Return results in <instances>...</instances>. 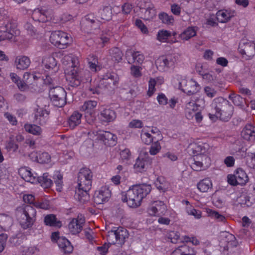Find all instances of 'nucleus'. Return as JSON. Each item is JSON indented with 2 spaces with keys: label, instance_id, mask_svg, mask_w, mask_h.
Segmentation results:
<instances>
[{
  "label": "nucleus",
  "instance_id": "5",
  "mask_svg": "<svg viewBox=\"0 0 255 255\" xmlns=\"http://www.w3.org/2000/svg\"><path fill=\"white\" fill-rule=\"evenodd\" d=\"M67 81L69 85L73 87H77L81 83L91 82V74L88 70H80L79 68L71 67L65 70Z\"/></svg>",
  "mask_w": 255,
  "mask_h": 255
},
{
  "label": "nucleus",
  "instance_id": "25",
  "mask_svg": "<svg viewBox=\"0 0 255 255\" xmlns=\"http://www.w3.org/2000/svg\"><path fill=\"white\" fill-rule=\"evenodd\" d=\"M189 149L194 156L201 153H208L209 145L206 143L193 142L189 145Z\"/></svg>",
  "mask_w": 255,
  "mask_h": 255
},
{
  "label": "nucleus",
  "instance_id": "33",
  "mask_svg": "<svg viewBox=\"0 0 255 255\" xmlns=\"http://www.w3.org/2000/svg\"><path fill=\"white\" fill-rule=\"evenodd\" d=\"M221 242L225 244L224 249L228 248L229 246H234L236 245V237L233 234L228 232H223L221 233Z\"/></svg>",
  "mask_w": 255,
  "mask_h": 255
},
{
  "label": "nucleus",
  "instance_id": "26",
  "mask_svg": "<svg viewBox=\"0 0 255 255\" xmlns=\"http://www.w3.org/2000/svg\"><path fill=\"white\" fill-rule=\"evenodd\" d=\"M97 106V102L93 100H88L85 101L83 105H82L80 110L84 113L85 117L90 116L93 117L94 116L95 113V108Z\"/></svg>",
  "mask_w": 255,
  "mask_h": 255
},
{
  "label": "nucleus",
  "instance_id": "18",
  "mask_svg": "<svg viewBox=\"0 0 255 255\" xmlns=\"http://www.w3.org/2000/svg\"><path fill=\"white\" fill-rule=\"evenodd\" d=\"M97 139L102 141L108 146H114L117 143V136L109 131L97 132Z\"/></svg>",
  "mask_w": 255,
  "mask_h": 255
},
{
  "label": "nucleus",
  "instance_id": "58",
  "mask_svg": "<svg viewBox=\"0 0 255 255\" xmlns=\"http://www.w3.org/2000/svg\"><path fill=\"white\" fill-rule=\"evenodd\" d=\"M175 78L178 82L179 89L184 92V86L188 83V80H187V77L185 76L177 74L176 75Z\"/></svg>",
  "mask_w": 255,
  "mask_h": 255
},
{
  "label": "nucleus",
  "instance_id": "6",
  "mask_svg": "<svg viewBox=\"0 0 255 255\" xmlns=\"http://www.w3.org/2000/svg\"><path fill=\"white\" fill-rule=\"evenodd\" d=\"M0 41L5 40H12L14 37L20 34V31L17 28L15 20L5 15L2 18V22L0 23Z\"/></svg>",
  "mask_w": 255,
  "mask_h": 255
},
{
  "label": "nucleus",
  "instance_id": "64",
  "mask_svg": "<svg viewBox=\"0 0 255 255\" xmlns=\"http://www.w3.org/2000/svg\"><path fill=\"white\" fill-rule=\"evenodd\" d=\"M131 156L130 150L128 148H125L120 152V157L123 161L129 160Z\"/></svg>",
  "mask_w": 255,
  "mask_h": 255
},
{
  "label": "nucleus",
  "instance_id": "7",
  "mask_svg": "<svg viewBox=\"0 0 255 255\" xmlns=\"http://www.w3.org/2000/svg\"><path fill=\"white\" fill-rule=\"evenodd\" d=\"M119 82L118 75L114 72H108L104 74L100 78L96 87H91L90 90L93 94H99L101 90L104 89L110 91L117 87Z\"/></svg>",
  "mask_w": 255,
  "mask_h": 255
},
{
  "label": "nucleus",
  "instance_id": "50",
  "mask_svg": "<svg viewBox=\"0 0 255 255\" xmlns=\"http://www.w3.org/2000/svg\"><path fill=\"white\" fill-rule=\"evenodd\" d=\"M156 187L160 191L165 192L168 188V183L163 176L158 177L154 182Z\"/></svg>",
  "mask_w": 255,
  "mask_h": 255
},
{
  "label": "nucleus",
  "instance_id": "51",
  "mask_svg": "<svg viewBox=\"0 0 255 255\" xmlns=\"http://www.w3.org/2000/svg\"><path fill=\"white\" fill-rule=\"evenodd\" d=\"M207 213L210 217L214 219L217 222H220L223 223L226 222V219L225 217L218 212L208 209L207 210Z\"/></svg>",
  "mask_w": 255,
  "mask_h": 255
},
{
  "label": "nucleus",
  "instance_id": "56",
  "mask_svg": "<svg viewBox=\"0 0 255 255\" xmlns=\"http://www.w3.org/2000/svg\"><path fill=\"white\" fill-rule=\"evenodd\" d=\"M158 17L162 22L166 24H173L174 19L171 15H169L166 12H161L158 14Z\"/></svg>",
  "mask_w": 255,
  "mask_h": 255
},
{
  "label": "nucleus",
  "instance_id": "42",
  "mask_svg": "<svg viewBox=\"0 0 255 255\" xmlns=\"http://www.w3.org/2000/svg\"><path fill=\"white\" fill-rule=\"evenodd\" d=\"M44 223L45 225L50 227H60L61 226V222L57 220L55 215L52 214L44 217Z\"/></svg>",
  "mask_w": 255,
  "mask_h": 255
},
{
  "label": "nucleus",
  "instance_id": "3",
  "mask_svg": "<svg viewBox=\"0 0 255 255\" xmlns=\"http://www.w3.org/2000/svg\"><path fill=\"white\" fill-rule=\"evenodd\" d=\"M93 173L88 168H81L78 175V189L76 190L75 198L84 203L89 199V192L92 187Z\"/></svg>",
  "mask_w": 255,
  "mask_h": 255
},
{
  "label": "nucleus",
  "instance_id": "36",
  "mask_svg": "<svg viewBox=\"0 0 255 255\" xmlns=\"http://www.w3.org/2000/svg\"><path fill=\"white\" fill-rule=\"evenodd\" d=\"M31 61L30 58L24 55H18L15 59V65L16 68L19 70H24L26 69L30 65Z\"/></svg>",
  "mask_w": 255,
  "mask_h": 255
},
{
  "label": "nucleus",
  "instance_id": "4",
  "mask_svg": "<svg viewBox=\"0 0 255 255\" xmlns=\"http://www.w3.org/2000/svg\"><path fill=\"white\" fill-rule=\"evenodd\" d=\"M151 190V186L149 184L133 185L127 191L123 201L126 202L130 207H138L140 205L143 199L150 192Z\"/></svg>",
  "mask_w": 255,
  "mask_h": 255
},
{
  "label": "nucleus",
  "instance_id": "48",
  "mask_svg": "<svg viewBox=\"0 0 255 255\" xmlns=\"http://www.w3.org/2000/svg\"><path fill=\"white\" fill-rule=\"evenodd\" d=\"M109 54L113 61L120 62L123 56V53L121 50L117 47L112 48L109 50Z\"/></svg>",
  "mask_w": 255,
  "mask_h": 255
},
{
  "label": "nucleus",
  "instance_id": "2",
  "mask_svg": "<svg viewBox=\"0 0 255 255\" xmlns=\"http://www.w3.org/2000/svg\"><path fill=\"white\" fill-rule=\"evenodd\" d=\"M31 17L33 20L45 23L49 21L54 24H64L73 20L74 17L68 12H64L60 16L55 14L53 9L45 7L37 8L32 11Z\"/></svg>",
  "mask_w": 255,
  "mask_h": 255
},
{
  "label": "nucleus",
  "instance_id": "62",
  "mask_svg": "<svg viewBox=\"0 0 255 255\" xmlns=\"http://www.w3.org/2000/svg\"><path fill=\"white\" fill-rule=\"evenodd\" d=\"M186 212L188 215L193 216L198 219L202 217L201 212L200 210L192 208V207H187Z\"/></svg>",
  "mask_w": 255,
  "mask_h": 255
},
{
  "label": "nucleus",
  "instance_id": "53",
  "mask_svg": "<svg viewBox=\"0 0 255 255\" xmlns=\"http://www.w3.org/2000/svg\"><path fill=\"white\" fill-rule=\"evenodd\" d=\"M232 108L228 109V111H221L219 113L217 112L215 114V116L217 118H219L220 120L224 122L228 121L231 118L232 115Z\"/></svg>",
  "mask_w": 255,
  "mask_h": 255
},
{
  "label": "nucleus",
  "instance_id": "60",
  "mask_svg": "<svg viewBox=\"0 0 255 255\" xmlns=\"http://www.w3.org/2000/svg\"><path fill=\"white\" fill-rule=\"evenodd\" d=\"M167 238L169 241L175 244L180 240V234L178 232L171 231L167 233Z\"/></svg>",
  "mask_w": 255,
  "mask_h": 255
},
{
  "label": "nucleus",
  "instance_id": "63",
  "mask_svg": "<svg viewBox=\"0 0 255 255\" xmlns=\"http://www.w3.org/2000/svg\"><path fill=\"white\" fill-rule=\"evenodd\" d=\"M33 206L37 209L47 210L49 208V202L46 200H42L41 201H35Z\"/></svg>",
  "mask_w": 255,
  "mask_h": 255
},
{
  "label": "nucleus",
  "instance_id": "1",
  "mask_svg": "<svg viewBox=\"0 0 255 255\" xmlns=\"http://www.w3.org/2000/svg\"><path fill=\"white\" fill-rule=\"evenodd\" d=\"M41 66L43 70V76H37L35 74L25 72L23 79L27 84H31L32 80H40L45 85L53 86L55 78L53 77L59 70V66L55 58L51 55L42 57Z\"/></svg>",
  "mask_w": 255,
  "mask_h": 255
},
{
  "label": "nucleus",
  "instance_id": "55",
  "mask_svg": "<svg viewBox=\"0 0 255 255\" xmlns=\"http://www.w3.org/2000/svg\"><path fill=\"white\" fill-rule=\"evenodd\" d=\"M91 126L89 124H85L84 126L80 127L77 133V136L78 137L85 136L87 135L91 136Z\"/></svg>",
  "mask_w": 255,
  "mask_h": 255
},
{
  "label": "nucleus",
  "instance_id": "52",
  "mask_svg": "<svg viewBox=\"0 0 255 255\" xmlns=\"http://www.w3.org/2000/svg\"><path fill=\"white\" fill-rule=\"evenodd\" d=\"M10 77L12 82L16 84L20 90L24 91L26 88L27 84L23 81H21L16 74L11 73Z\"/></svg>",
  "mask_w": 255,
  "mask_h": 255
},
{
  "label": "nucleus",
  "instance_id": "14",
  "mask_svg": "<svg viewBox=\"0 0 255 255\" xmlns=\"http://www.w3.org/2000/svg\"><path fill=\"white\" fill-rule=\"evenodd\" d=\"M176 61L175 56L172 54L162 55L155 61L157 69L160 72H166L174 67Z\"/></svg>",
  "mask_w": 255,
  "mask_h": 255
},
{
  "label": "nucleus",
  "instance_id": "45",
  "mask_svg": "<svg viewBox=\"0 0 255 255\" xmlns=\"http://www.w3.org/2000/svg\"><path fill=\"white\" fill-rule=\"evenodd\" d=\"M48 173H43L42 176H38L36 183H39L44 188H50L53 184V182L49 177Z\"/></svg>",
  "mask_w": 255,
  "mask_h": 255
},
{
  "label": "nucleus",
  "instance_id": "24",
  "mask_svg": "<svg viewBox=\"0 0 255 255\" xmlns=\"http://www.w3.org/2000/svg\"><path fill=\"white\" fill-rule=\"evenodd\" d=\"M236 11L231 9H224L218 10L216 13V18L220 23H226L235 16Z\"/></svg>",
  "mask_w": 255,
  "mask_h": 255
},
{
  "label": "nucleus",
  "instance_id": "46",
  "mask_svg": "<svg viewBox=\"0 0 255 255\" xmlns=\"http://www.w3.org/2000/svg\"><path fill=\"white\" fill-rule=\"evenodd\" d=\"M212 187V182L209 178H205L197 184V188L202 192H207Z\"/></svg>",
  "mask_w": 255,
  "mask_h": 255
},
{
  "label": "nucleus",
  "instance_id": "11",
  "mask_svg": "<svg viewBox=\"0 0 255 255\" xmlns=\"http://www.w3.org/2000/svg\"><path fill=\"white\" fill-rule=\"evenodd\" d=\"M49 96L53 105L57 107H63L67 103V93L65 89L60 86L50 88Z\"/></svg>",
  "mask_w": 255,
  "mask_h": 255
},
{
  "label": "nucleus",
  "instance_id": "8",
  "mask_svg": "<svg viewBox=\"0 0 255 255\" xmlns=\"http://www.w3.org/2000/svg\"><path fill=\"white\" fill-rule=\"evenodd\" d=\"M49 40L55 46L63 49L71 44L73 39L70 34L62 30H55L51 33Z\"/></svg>",
  "mask_w": 255,
  "mask_h": 255
},
{
  "label": "nucleus",
  "instance_id": "31",
  "mask_svg": "<svg viewBox=\"0 0 255 255\" xmlns=\"http://www.w3.org/2000/svg\"><path fill=\"white\" fill-rule=\"evenodd\" d=\"M117 117V114L114 110L111 108H105L100 112L99 118L101 120L105 123L114 121Z\"/></svg>",
  "mask_w": 255,
  "mask_h": 255
},
{
  "label": "nucleus",
  "instance_id": "22",
  "mask_svg": "<svg viewBox=\"0 0 255 255\" xmlns=\"http://www.w3.org/2000/svg\"><path fill=\"white\" fill-rule=\"evenodd\" d=\"M151 160L148 157L139 156L135 161L133 168L135 172L142 173L145 171L151 164Z\"/></svg>",
  "mask_w": 255,
  "mask_h": 255
},
{
  "label": "nucleus",
  "instance_id": "12",
  "mask_svg": "<svg viewBox=\"0 0 255 255\" xmlns=\"http://www.w3.org/2000/svg\"><path fill=\"white\" fill-rule=\"evenodd\" d=\"M203 109V107L197 104L195 101H191L188 102L185 105V116L188 120H192L195 117L196 122L200 123L203 119L202 114Z\"/></svg>",
  "mask_w": 255,
  "mask_h": 255
},
{
  "label": "nucleus",
  "instance_id": "39",
  "mask_svg": "<svg viewBox=\"0 0 255 255\" xmlns=\"http://www.w3.org/2000/svg\"><path fill=\"white\" fill-rule=\"evenodd\" d=\"M171 255H196V252L193 248L183 245L176 248Z\"/></svg>",
  "mask_w": 255,
  "mask_h": 255
},
{
  "label": "nucleus",
  "instance_id": "9",
  "mask_svg": "<svg viewBox=\"0 0 255 255\" xmlns=\"http://www.w3.org/2000/svg\"><path fill=\"white\" fill-rule=\"evenodd\" d=\"M36 220V211L30 205H25L22 208L19 224L23 229L32 228Z\"/></svg>",
  "mask_w": 255,
  "mask_h": 255
},
{
  "label": "nucleus",
  "instance_id": "38",
  "mask_svg": "<svg viewBox=\"0 0 255 255\" xmlns=\"http://www.w3.org/2000/svg\"><path fill=\"white\" fill-rule=\"evenodd\" d=\"M171 36L172 33L171 32L167 30L162 29L158 31L156 39L161 43H175L176 42L175 39L170 40Z\"/></svg>",
  "mask_w": 255,
  "mask_h": 255
},
{
  "label": "nucleus",
  "instance_id": "23",
  "mask_svg": "<svg viewBox=\"0 0 255 255\" xmlns=\"http://www.w3.org/2000/svg\"><path fill=\"white\" fill-rule=\"evenodd\" d=\"M85 220L84 218H73L68 225L69 231L73 235L79 233L83 229Z\"/></svg>",
  "mask_w": 255,
  "mask_h": 255
},
{
  "label": "nucleus",
  "instance_id": "16",
  "mask_svg": "<svg viewBox=\"0 0 255 255\" xmlns=\"http://www.w3.org/2000/svg\"><path fill=\"white\" fill-rule=\"evenodd\" d=\"M101 23V21L96 19L95 14L91 13L82 17L80 25L82 29L89 33L92 29L99 28Z\"/></svg>",
  "mask_w": 255,
  "mask_h": 255
},
{
  "label": "nucleus",
  "instance_id": "35",
  "mask_svg": "<svg viewBox=\"0 0 255 255\" xmlns=\"http://www.w3.org/2000/svg\"><path fill=\"white\" fill-rule=\"evenodd\" d=\"M57 245L62 253L69 254L73 252V247L71 243L65 237H61L57 241Z\"/></svg>",
  "mask_w": 255,
  "mask_h": 255
},
{
  "label": "nucleus",
  "instance_id": "57",
  "mask_svg": "<svg viewBox=\"0 0 255 255\" xmlns=\"http://www.w3.org/2000/svg\"><path fill=\"white\" fill-rule=\"evenodd\" d=\"M160 140L156 139L151 143L149 151L150 155H155L159 152L161 148L160 143H159Z\"/></svg>",
  "mask_w": 255,
  "mask_h": 255
},
{
  "label": "nucleus",
  "instance_id": "54",
  "mask_svg": "<svg viewBox=\"0 0 255 255\" xmlns=\"http://www.w3.org/2000/svg\"><path fill=\"white\" fill-rule=\"evenodd\" d=\"M53 179L56 187V190L61 192L63 188V176L60 172H56L54 175Z\"/></svg>",
  "mask_w": 255,
  "mask_h": 255
},
{
  "label": "nucleus",
  "instance_id": "30",
  "mask_svg": "<svg viewBox=\"0 0 255 255\" xmlns=\"http://www.w3.org/2000/svg\"><path fill=\"white\" fill-rule=\"evenodd\" d=\"M212 106L214 108L215 114L221 111H228V109H231L228 101L222 97L215 98L212 104Z\"/></svg>",
  "mask_w": 255,
  "mask_h": 255
},
{
  "label": "nucleus",
  "instance_id": "40",
  "mask_svg": "<svg viewBox=\"0 0 255 255\" xmlns=\"http://www.w3.org/2000/svg\"><path fill=\"white\" fill-rule=\"evenodd\" d=\"M158 137H154L153 135L151 134L149 132H146L142 130L140 134V138L144 144L150 145L156 139H162L163 136L162 134H158Z\"/></svg>",
  "mask_w": 255,
  "mask_h": 255
},
{
  "label": "nucleus",
  "instance_id": "61",
  "mask_svg": "<svg viewBox=\"0 0 255 255\" xmlns=\"http://www.w3.org/2000/svg\"><path fill=\"white\" fill-rule=\"evenodd\" d=\"M141 70L140 66L132 65L130 67V74L134 78H139L142 75Z\"/></svg>",
  "mask_w": 255,
  "mask_h": 255
},
{
  "label": "nucleus",
  "instance_id": "27",
  "mask_svg": "<svg viewBox=\"0 0 255 255\" xmlns=\"http://www.w3.org/2000/svg\"><path fill=\"white\" fill-rule=\"evenodd\" d=\"M49 112L37 106L35 110L34 118L36 123L43 126L45 125L49 119Z\"/></svg>",
  "mask_w": 255,
  "mask_h": 255
},
{
  "label": "nucleus",
  "instance_id": "32",
  "mask_svg": "<svg viewBox=\"0 0 255 255\" xmlns=\"http://www.w3.org/2000/svg\"><path fill=\"white\" fill-rule=\"evenodd\" d=\"M241 136L248 141L255 139V126L251 124H247L241 131Z\"/></svg>",
  "mask_w": 255,
  "mask_h": 255
},
{
  "label": "nucleus",
  "instance_id": "28",
  "mask_svg": "<svg viewBox=\"0 0 255 255\" xmlns=\"http://www.w3.org/2000/svg\"><path fill=\"white\" fill-rule=\"evenodd\" d=\"M19 174L25 181L32 184H36L37 180V174L36 173H32L28 167H23L19 171Z\"/></svg>",
  "mask_w": 255,
  "mask_h": 255
},
{
  "label": "nucleus",
  "instance_id": "21",
  "mask_svg": "<svg viewBox=\"0 0 255 255\" xmlns=\"http://www.w3.org/2000/svg\"><path fill=\"white\" fill-rule=\"evenodd\" d=\"M111 195V191L106 186L102 187L94 195V202L97 204H102L108 201Z\"/></svg>",
  "mask_w": 255,
  "mask_h": 255
},
{
  "label": "nucleus",
  "instance_id": "15",
  "mask_svg": "<svg viewBox=\"0 0 255 255\" xmlns=\"http://www.w3.org/2000/svg\"><path fill=\"white\" fill-rule=\"evenodd\" d=\"M208 153H201L193 156L191 168L195 171H201L211 164V159L207 155Z\"/></svg>",
  "mask_w": 255,
  "mask_h": 255
},
{
  "label": "nucleus",
  "instance_id": "19",
  "mask_svg": "<svg viewBox=\"0 0 255 255\" xmlns=\"http://www.w3.org/2000/svg\"><path fill=\"white\" fill-rule=\"evenodd\" d=\"M166 206L163 201H156L148 208L147 213L151 216L160 217L165 214Z\"/></svg>",
  "mask_w": 255,
  "mask_h": 255
},
{
  "label": "nucleus",
  "instance_id": "10",
  "mask_svg": "<svg viewBox=\"0 0 255 255\" xmlns=\"http://www.w3.org/2000/svg\"><path fill=\"white\" fill-rule=\"evenodd\" d=\"M127 229L123 227H114L108 232L107 240L109 245L124 244L126 238L128 237Z\"/></svg>",
  "mask_w": 255,
  "mask_h": 255
},
{
  "label": "nucleus",
  "instance_id": "47",
  "mask_svg": "<svg viewBox=\"0 0 255 255\" xmlns=\"http://www.w3.org/2000/svg\"><path fill=\"white\" fill-rule=\"evenodd\" d=\"M25 130L34 135H40L42 132L41 128L36 125L26 123L24 126Z\"/></svg>",
  "mask_w": 255,
  "mask_h": 255
},
{
  "label": "nucleus",
  "instance_id": "41",
  "mask_svg": "<svg viewBox=\"0 0 255 255\" xmlns=\"http://www.w3.org/2000/svg\"><path fill=\"white\" fill-rule=\"evenodd\" d=\"M61 61L65 65H69L68 68L76 67L79 65V60L77 56L73 54L65 55L62 58Z\"/></svg>",
  "mask_w": 255,
  "mask_h": 255
},
{
  "label": "nucleus",
  "instance_id": "59",
  "mask_svg": "<svg viewBox=\"0 0 255 255\" xmlns=\"http://www.w3.org/2000/svg\"><path fill=\"white\" fill-rule=\"evenodd\" d=\"M37 160L40 163H48L50 161L51 156L48 152H43L37 156Z\"/></svg>",
  "mask_w": 255,
  "mask_h": 255
},
{
  "label": "nucleus",
  "instance_id": "43",
  "mask_svg": "<svg viewBox=\"0 0 255 255\" xmlns=\"http://www.w3.org/2000/svg\"><path fill=\"white\" fill-rule=\"evenodd\" d=\"M197 27L189 26L185 29L180 35L181 39L188 40L193 37L196 35Z\"/></svg>",
  "mask_w": 255,
  "mask_h": 255
},
{
  "label": "nucleus",
  "instance_id": "49",
  "mask_svg": "<svg viewBox=\"0 0 255 255\" xmlns=\"http://www.w3.org/2000/svg\"><path fill=\"white\" fill-rule=\"evenodd\" d=\"M88 60L89 66L91 71L96 72L100 70V66L98 64V59L97 56L94 55H89Z\"/></svg>",
  "mask_w": 255,
  "mask_h": 255
},
{
  "label": "nucleus",
  "instance_id": "29",
  "mask_svg": "<svg viewBox=\"0 0 255 255\" xmlns=\"http://www.w3.org/2000/svg\"><path fill=\"white\" fill-rule=\"evenodd\" d=\"M19 174L25 181L32 184H36L37 180V174L36 173H32L28 167H23L19 171Z\"/></svg>",
  "mask_w": 255,
  "mask_h": 255
},
{
  "label": "nucleus",
  "instance_id": "44",
  "mask_svg": "<svg viewBox=\"0 0 255 255\" xmlns=\"http://www.w3.org/2000/svg\"><path fill=\"white\" fill-rule=\"evenodd\" d=\"M99 14L101 18L105 21H109L112 19L113 13L112 8L110 5H106L103 7L99 11Z\"/></svg>",
  "mask_w": 255,
  "mask_h": 255
},
{
  "label": "nucleus",
  "instance_id": "37",
  "mask_svg": "<svg viewBox=\"0 0 255 255\" xmlns=\"http://www.w3.org/2000/svg\"><path fill=\"white\" fill-rule=\"evenodd\" d=\"M184 87V93L189 96L197 93L201 88L200 85L193 79L188 80V83Z\"/></svg>",
  "mask_w": 255,
  "mask_h": 255
},
{
  "label": "nucleus",
  "instance_id": "17",
  "mask_svg": "<svg viewBox=\"0 0 255 255\" xmlns=\"http://www.w3.org/2000/svg\"><path fill=\"white\" fill-rule=\"evenodd\" d=\"M133 7L132 4L129 2L124 3L121 7L120 6H114L113 11L116 14L117 21L118 22H123L125 21Z\"/></svg>",
  "mask_w": 255,
  "mask_h": 255
},
{
  "label": "nucleus",
  "instance_id": "34",
  "mask_svg": "<svg viewBox=\"0 0 255 255\" xmlns=\"http://www.w3.org/2000/svg\"><path fill=\"white\" fill-rule=\"evenodd\" d=\"M82 117V114L79 112L77 111L73 112L67 120V123L69 128L70 129H74L76 127L79 125L81 123Z\"/></svg>",
  "mask_w": 255,
  "mask_h": 255
},
{
  "label": "nucleus",
  "instance_id": "13",
  "mask_svg": "<svg viewBox=\"0 0 255 255\" xmlns=\"http://www.w3.org/2000/svg\"><path fill=\"white\" fill-rule=\"evenodd\" d=\"M227 179L228 183L231 185L243 186L246 184L249 178L244 170L241 168H238L234 171V174L227 176Z\"/></svg>",
  "mask_w": 255,
  "mask_h": 255
},
{
  "label": "nucleus",
  "instance_id": "20",
  "mask_svg": "<svg viewBox=\"0 0 255 255\" xmlns=\"http://www.w3.org/2000/svg\"><path fill=\"white\" fill-rule=\"evenodd\" d=\"M127 59L129 64L141 65L143 63L144 55L139 51L129 50L127 51Z\"/></svg>",
  "mask_w": 255,
  "mask_h": 255
}]
</instances>
